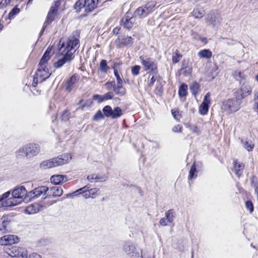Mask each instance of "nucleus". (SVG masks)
I'll return each instance as SVG.
<instances>
[{"instance_id":"nucleus-31","label":"nucleus","mask_w":258,"mask_h":258,"mask_svg":"<svg viewBox=\"0 0 258 258\" xmlns=\"http://www.w3.org/2000/svg\"><path fill=\"white\" fill-rule=\"evenodd\" d=\"M122 115V110L119 107H116L112 109L111 118L115 119L119 117Z\"/></svg>"},{"instance_id":"nucleus-39","label":"nucleus","mask_w":258,"mask_h":258,"mask_svg":"<svg viewBox=\"0 0 258 258\" xmlns=\"http://www.w3.org/2000/svg\"><path fill=\"white\" fill-rule=\"evenodd\" d=\"M187 86L185 84L180 86L178 91V94L180 97H184L187 94Z\"/></svg>"},{"instance_id":"nucleus-60","label":"nucleus","mask_w":258,"mask_h":258,"mask_svg":"<svg viewBox=\"0 0 258 258\" xmlns=\"http://www.w3.org/2000/svg\"><path fill=\"white\" fill-rule=\"evenodd\" d=\"M93 98L96 100H98L99 102H101L103 101V95L101 96L99 95H95L93 96Z\"/></svg>"},{"instance_id":"nucleus-34","label":"nucleus","mask_w":258,"mask_h":258,"mask_svg":"<svg viewBox=\"0 0 258 258\" xmlns=\"http://www.w3.org/2000/svg\"><path fill=\"white\" fill-rule=\"evenodd\" d=\"M122 85L117 84V86L116 87L115 86L113 90L114 92L120 96H123L125 94V89L122 87Z\"/></svg>"},{"instance_id":"nucleus-28","label":"nucleus","mask_w":258,"mask_h":258,"mask_svg":"<svg viewBox=\"0 0 258 258\" xmlns=\"http://www.w3.org/2000/svg\"><path fill=\"white\" fill-rule=\"evenodd\" d=\"M16 156L17 158H23L24 157L28 158L27 149L25 145L19 148L18 150L16 151Z\"/></svg>"},{"instance_id":"nucleus-25","label":"nucleus","mask_w":258,"mask_h":258,"mask_svg":"<svg viewBox=\"0 0 258 258\" xmlns=\"http://www.w3.org/2000/svg\"><path fill=\"white\" fill-rule=\"evenodd\" d=\"M51 183L55 184H58L61 182H66L67 181L66 176L62 175H54L50 178Z\"/></svg>"},{"instance_id":"nucleus-52","label":"nucleus","mask_w":258,"mask_h":258,"mask_svg":"<svg viewBox=\"0 0 258 258\" xmlns=\"http://www.w3.org/2000/svg\"><path fill=\"white\" fill-rule=\"evenodd\" d=\"M88 191L91 196V197L93 198L96 195L97 193L99 191V189L94 188L89 189Z\"/></svg>"},{"instance_id":"nucleus-43","label":"nucleus","mask_w":258,"mask_h":258,"mask_svg":"<svg viewBox=\"0 0 258 258\" xmlns=\"http://www.w3.org/2000/svg\"><path fill=\"white\" fill-rule=\"evenodd\" d=\"M196 171V167L195 163H194L192 166H191L189 173V176L188 179L189 180H191L193 178H195L196 177V175H195V172Z\"/></svg>"},{"instance_id":"nucleus-40","label":"nucleus","mask_w":258,"mask_h":258,"mask_svg":"<svg viewBox=\"0 0 258 258\" xmlns=\"http://www.w3.org/2000/svg\"><path fill=\"white\" fill-rule=\"evenodd\" d=\"M104 115L107 117H111L112 109L110 106L107 105L104 107L102 110Z\"/></svg>"},{"instance_id":"nucleus-29","label":"nucleus","mask_w":258,"mask_h":258,"mask_svg":"<svg viewBox=\"0 0 258 258\" xmlns=\"http://www.w3.org/2000/svg\"><path fill=\"white\" fill-rule=\"evenodd\" d=\"M198 55L200 58L209 59L212 56V53L209 49H203L200 51Z\"/></svg>"},{"instance_id":"nucleus-1","label":"nucleus","mask_w":258,"mask_h":258,"mask_svg":"<svg viewBox=\"0 0 258 258\" xmlns=\"http://www.w3.org/2000/svg\"><path fill=\"white\" fill-rule=\"evenodd\" d=\"M80 34L79 31H74L68 38L63 40L59 50L63 56L54 63L55 68H60L73 59V54L79 47Z\"/></svg>"},{"instance_id":"nucleus-5","label":"nucleus","mask_w":258,"mask_h":258,"mask_svg":"<svg viewBox=\"0 0 258 258\" xmlns=\"http://www.w3.org/2000/svg\"><path fill=\"white\" fill-rule=\"evenodd\" d=\"M60 0H54V4L51 6L48 13L46 20L44 23V26L40 32L41 34L47 26L50 24L54 20L57 15V9L60 6Z\"/></svg>"},{"instance_id":"nucleus-61","label":"nucleus","mask_w":258,"mask_h":258,"mask_svg":"<svg viewBox=\"0 0 258 258\" xmlns=\"http://www.w3.org/2000/svg\"><path fill=\"white\" fill-rule=\"evenodd\" d=\"M38 82H39V78H38L37 76H36V77H34L33 79V81L32 84V85L33 87H35Z\"/></svg>"},{"instance_id":"nucleus-62","label":"nucleus","mask_w":258,"mask_h":258,"mask_svg":"<svg viewBox=\"0 0 258 258\" xmlns=\"http://www.w3.org/2000/svg\"><path fill=\"white\" fill-rule=\"evenodd\" d=\"M29 258H41V256L39 254L33 253L30 255Z\"/></svg>"},{"instance_id":"nucleus-44","label":"nucleus","mask_w":258,"mask_h":258,"mask_svg":"<svg viewBox=\"0 0 258 258\" xmlns=\"http://www.w3.org/2000/svg\"><path fill=\"white\" fill-rule=\"evenodd\" d=\"M40 167L43 169H46L52 168L51 165V162L49 160L43 161L40 164Z\"/></svg>"},{"instance_id":"nucleus-9","label":"nucleus","mask_w":258,"mask_h":258,"mask_svg":"<svg viewBox=\"0 0 258 258\" xmlns=\"http://www.w3.org/2000/svg\"><path fill=\"white\" fill-rule=\"evenodd\" d=\"M72 157L70 154L62 155L60 157L49 160L53 167L66 164L71 160Z\"/></svg>"},{"instance_id":"nucleus-8","label":"nucleus","mask_w":258,"mask_h":258,"mask_svg":"<svg viewBox=\"0 0 258 258\" xmlns=\"http://www.w3.org/2000/svg\"><path fill=\"white\" fill-rule=\"evenodd\" d=\"M222 18L217 12L212 11L206 16V23L213 27H218L221 23Z\"/></svg>"},{"instance_id":"nucleus-54","label":"nucleus","mask_w":258,"mask_h":258,"mask_svg":"<svg viewBox=\"0 0 258 258\" xmlns=\"http://www.w3.org/2000/svg\"><path fill=\"white\" fill-rule=\"evenodd\" d=\"M104 118V115L100 111H98L96 114L94 115L93 119L94 120H99Z\"/></svg>"},{"instance_id":"nucleus-10","label":"nucleus","mask_w":258,"mask_h":258,"mask_svg":"<svg viewBox=\"0 0 258 258\" xmlns=\"http://www.w3.org/2000/svg\"><path fill=\"white\" fill-rule=\"evenodd\" d=\"M136 17L132 16L131 14L127 13L121 19V24L127 29H130L133 27L136 22Z\"/></svg>"},{"instance_id":"nucleus-23","label":"nucleus","mask_w":258,"mask_h":258,"mask_svg":"<svg viewBox=\"0 0 258 258\" xmlns=\"http://www.w3.org/2000/svg\"><path fill=\"white\" fill-rule=\"evenodd\" d=\"M48 194L49 196L59 197L62 195L63 190L61 188L58 186H53L50 189L48 188Z\"/></svg>"},{"instance_id":"nucleus-22","label":"nucleus","mask_w":258,"mask_h":258,"mask_svg":"<svg viewBox=\"0 0 258 258\" xmlns=\"http://www.w3.org/2000/svg\"><path fill=\"white\" fill-rule=\"evenodd\" d=\"M120 63L115 62L112 66V68L114 70V74L116 78L117 84H122V80L120 77Z\"/></svg>"},{"instance_id":"nucleus-59","label":"nucleus","mask_w":258,"mask_h":258,"mask_svg":"<svg viewBox=\"0 0 258 258\" xmlns=\"http://www.w3.org/2000/svg\"><path fill=\"white\" fill-rule=\"evenodd\" d=\"M157 78V77H155L154 76H152V77L151 78L150 80L149 81V82L148 83L149 87H151L154 85V83L155 82V81L156 80Z\"/></svg>"},{"instance_id":"nucleus-37","label":"nucleus","mask_w":258,"mask_h":258,"mask_svg":"<svg viewBox=\"0 0 258 258\" xmlns=\"http://www.w3.org/2000/svg\"><path fill=\"white\" fill-rule=\"evenodd\" d=\"M190 89L192 95L196 96L200 90V85L197 82H194L191 85Z\"/></svg>"},{"instance_id":"nucleus-11","label":"nucleus","mask_w":258,"mask_h":258,"mask_svg":"<svg viewBox=\"0 0 258 258\" xmlns=\"http://www.w3.org/2000/svg\"><path fill=\"white\" fill-rule=\"evenodd\" d=\"M211 94L208 92L204 97L202 104L199 106V111L202 115L207 114L209 110V105L211 103Z\"/></svg>"},{"instance_id":"nucleus-2","label":"nucleus","mask_w":258,"mask_h":258,"mask_svg":"<svg viewBox=\"0 0 258 258\" xmlns=\"http://www.w3.org/2000/svg\"><path fill=\"white\" fill-rule=\"evenodd\" d=\"M27 191L24 186L16 187L12 193V197L3 202L5 207L15 206L24 201Z\"/></svg>"},{"instance_id":"nucleus-42","label":"nucleus","mask_w":258,"mask_h":258,"mask_svg":"<svg viewBox=\"0 0 258 258\" xmlns=\"http://www.w3.org/2000/svg\"><path fill=\"white\" fill-rule=\"evenodd\" d=\"M20 12V9L17 7H14L9 14V18L13 19Z\"/></svg>"},{"instance_id":"nucleus-64","label":"nucleus","mask_w":258,"mask_h":258,"mask_svg":"<svg viewBox=\"0 0 258 258\" xmlns=\"http://www.w3.org/2000/svg\"><path fill=\"white\" fill-rule=\"evenodd\" d=\"M198 39L205 43H207V38L205 37H199Z\"/></svg>"},{"instance_id":"nucleus-38","label":"nucleus","mask_w":258,"mask_h":258,"mask_svg":"<svg viewBox=\"0 0 258 258\" xmlns=\"http://www.w3.org/2000/svg\"><path fill=\"white\" fill-rule=\"evenodd\" d=\"M186 126L197 135H199L201 133L200 129L196 125L187 124Z\"/></svg>"},{"instance_id":"nucleus-19","label":"nucleus","mask_w":258,"mask_h":258,"mask_svg":"<svg viewBox=\"0 0 258 258\" xmlns=\"http://www.w3.org/2000/svg\"><path fill=\"white\" fill-rule=\"evenodd\" d=\"M86 12H91L93 11L99 3V0H85Z\"/></svg>"},{"instance_id":"nucleus-48","label":"nucleus","mask_w":258,"mask_h":258,"mask_svg":"<svg viewBox=\"0 0 258 258\" xmlns=\"http://www.w3.org/2000/svg\"><path fill=\"white\" fill-rule=\"evenodd\" d=\"M12 0H0V8L3 9L10 4Z\"/></svg>"},{"instance_id":"nucleus-26","label":"nucleus","mask_w":258,"mask_h":258,"mask_svg":"<svg viewBox=\"0 0 258 258\" xmlns=\"http://www.w3.org/2000/svg\"><path fill=\"white\" fill-rule=\"evenodd\" d=\"M186 60H183L182 61V66L181 69L179 71V75H183L185 76H188L191 74L192 69L190 67L184 66Z\"/></svg>"},{"instance_id":"nucleus-13","label":"nucleus","mask_w":258,"mask_h":258,"mask_svg":"<svg viewBox=\"0 0 258 258\" xmlns=\"http://www.w3.org/2000/svg\"><path fill=\"white\" fill-rule=\"evenodd\" d=\"M18 241V237L14 235H6L0 238V245H12Z\"/></svg>"},{"instance_id":"nucleus-51","label":"nucleus","mask_w":258,"mask_h":258,"mask_svg":"<svg viewBox=\"0 0 258 258\" xmlns=\"http://www.w3.org/2000/svg\"><path fill=\"white\" fill-rule=\"evenodd\" d=\"M246 208L249 211L250 213H252L253 211V206L252 202L250 201L245 202Z\"/></svg>"},{"instance_id":"nucleus-30","label":"nucleus","mask_w":258,"mask_h":258,"mask_svg":"<svg viewBox=\"0 0 258 258\" xmlns=\"http://www.w3.org/2000/svg\"><path fill=\"white\" fill-rule=\"evenodd\" d=\"M89 187H88L87 186H85L82 188H81L78 190H77L76 191H75L73 194H76L77 195V193H79V194H83V196L86 198V199H87V198H91V196L89 194V192L88 191L89 190Z\"/></svg>"},{"instance_id":"nucleus-33","label":"nucleus","mask_w":258,"mask_h":258,"mask_svg":"<svg viewBox=\"0 0 258 258\" xmlns=\"http://www.w3.org/2000/svg\"><path fill=\"white\" fill-rule=\"evenodd\" d=\"M241 95L243 98L251 92V88L247 84L243 83L241 87Z\"/></svg>"},{"instance_id":"nucleus-32","label":"nucleus","mask_w":258,"mask_h":258,"mask_svg":"<svg viewBox=\"0 0 258 258\" xmlns=\"http://www.w3.org/2000/svg\"><path fill=\"white\" fill-rule=\"evenodd\" d=\"M74 7L76 11L80 12L82 9H84V11L86 12L85 0H79L76 3Z\"/></svg>"},{"instance_id":"nucleus-4","label":"nucleus","mask_w":258,"mask_h":258,"mask_svg":"<svg viewBox=\"0 0 258 258\" xmlns=\"http://www.w3.org/2000/svg\"><path fill=\"white\" fill-rule=\"evenodd\" d=\"M240 108V103L236 99H231L223 102L221 109L227 114L233 113L238 111Z\"/></svg>"},{"instance_id":"nucleus-24","label":"nucleus","mask_w":258,"mask_h":258,"mask_svg":"<svg viewBox=\"0 0 258 258\" xmlns=\"http://www.w3.org/2000/svg\"><path fill=\"white\" fill-rule=\"evenodd\" d=\"M52 52L51 51V49L48 48L43 56L42 57L39 65V66H45L46 63L48 61V60L50 59L51 55H52Z\"/></svg>"},{"instance_id":"nucleus-36","label":"nucleus","mask_w":258,"mask_h":258,"mask_svg":"<svg viewBox=\"0 0 258 258\" xmlns=\"http://www.w3.org/2000/svg\"><path fill=\"white\" fill-rule=\"evenodd\" d=\"M233 77L237 80L241 81L245 78V75L243 72L238 70L235 71L232 74Z\"/></svg>"},{"instance_id":"nucleus-58","label":"nucleus","mask_w":258,"mask_h":258,"mask_svg":"<svg viewBox=\"0 0 258 258\" xmlns=\"http://www.w3.org/2000/svg\"><path fill=\"white\" fill-rule=\"evenodd\" d=\"M10 191H7L6 192H5V194H4L1 197H0V202L2 201H3L6 199H8L9 198V197L10 196Z\"/></svg>"},{"instance_id":"nucleus-18","label":"nucleus","mask_w":258,"mask_h":258,"mask_svg":"<svg viewBox=\"0 0 258 258\" xmlns=\"http://www.w3.org/2000/svg\"><path fill=\"white\" fill-rule=\"evenodd\" d=\"M173 221V215L172 210H168L165 213V216L160 220V224L162 226H165L168 225V223H171Z\"/></svg>"},{"instance_id":"nucleus-27","label":"nucleus","mask_w":258,"mask_h":258,"mask_svg":"<svg viewBox=\"0 0 258 258\" xmlns=\"http://www.w3.org/2000/svg\"><path fill=\"white\" fill-rule=\"evenodd\" d=\"M192 16L197 19L202 18L205 15V10L202 8L197 7L194 9L192 13Z\"/></svg>"},{"instance_id":"nucleus-53","label":"nucleus","mask_w":258,"mask_h":258,"mask_svg":"<svg viewBox=\"0 0 258 258\" xmlns=\"http://www.w3.org/2000/svg\"><path fill=\"white\" fill-rule=\"evenodd\" d=\"M113 97V94L112 92H109L103 95V99L104 100H107L111 99Z\"/></svg>"},{"instance_id":"nucleus-12","label":"nucleus","mask_w":258,"mask_h":258,"mask_svg":"<svg viewBox=\"0 0 258 258\" xmlns=\"http://www.w3.org/2000/svg\"><path fill=\"white\" fill-rule=\"evenodd\" d=\"M50 74L48 69L45 66H39L36 73V76L39 78V83H41L47 79Z\"/></svg>"},{"instance_id":"nucleus-41","label":"nucleus","mask_w":258,"mask_h":258,"mask_svg":"<svg viewBox=\"0 0 258 258\" xmlns=\"http://www.w3.org/2000/svg\"><path fill=\"white\" fill-rule=\"evenodd\" d=\"M243 146L244 148L248 151H252L254 147V144L252 143L251 141H242Z\"/></svg>"},{"instance_id":"nucleus-14","label":"nucleus","mask_w":258,"mask_h":258,"mask_svg":"<svg viewBox=\"0 0 258 258\" xmlns=\"http://www.w3.org/2000/svg\"><path fill=\"white\" fill-rule=\"evenodd\" d=\"M28 158H31L37 155L40 150V146L36 144H29L26 145Z\"/></svg>"},{"instance_id":"nucleus-47","label":"nucleus","mask_w":258,"mask_h":258,"mask_svg":"<svg viewBox=\"0 0 258 258\" xmlns=\"http://www.w3.org/2000/svg\"><path fill=\"white\" fill-rule=\"evenodd\" d=\"M104 86L108 90H110L112 89H114L115 86V83L114 81L108 82L106 83H105Z\"/></svg>"},{"instance_id":"nucleus-20","label":"nucleus","mask_w":258,"mask_h":258,"mask_svg":"<svg viewBox=\"0 0 258 258\" xmlns=\"http://www.w3.org/2000/svg\"><path fill=\"white\" fill-rule=\"evenodd\" d=\"M243 168L244 165L243 163L239 162L237 160H235L234 162V167L232 170L236 175L239 177L242 174Z\"/></svg>"},{"instance_id":"nucleus-49","label":"nucleus","mask_w":258,"mask_h":258,"mask_svg":"<svg viewBox=\"0 0 258 258\" xmlns=\"http://www.w3.org/2000/svg\"><path fill=\"white\" fill-rule=\"evenodd\" d=\"M172 114L173 115L174 118L177 121H179L180 119L181 115L179 113V111L176 110L172 109L171 110Z\"/></svg>"},{"instance_id":"nucleus-6","label":"nucleus","mask_w":258,"mask_h":258,"mask_svg":"<svg viewBox=\"0 0 258 258\" xmlns=\"http://www.w3.org/2000/svg\"><path fill=\"white\" fill-rule=\"evenodd\" d=\"M141 62L145 71H150L154 73L157 71V65L155 61L147 55H142L140 57Z\"/></svg>"},{"instance_id":"nucleus-17","label":"nucleus","mask_w":258,"mask_h":258,"mask_svg":"<svg viewBox=\"0 0 258 258\" xmlns=\"http://www.w3.org/2000/svg\"><path fill=\"white\" fill-rule=\"evenodd\" d=\"M79 76L77 74L73 75L66 82L65 89L68 92H71L76 86V84L79 81Z\"/></svg>"},{"instance_id":"nucleus-15","label":"nucleus","mask_w":258,"mask_h":258,"mask_svg":"<svg viewBox=\"0 0 258 258\" xmlns=\"http://www.w3.org/2000/svg\"><path fill=\"white\" fill-rule=\"evenodd\" d=\"M48 190V188L45 186H42L36 188L34 190L29 192L27 196L30 198H38L42 195H45Z\"/></svg>"},{"instance_id":"nucleus-35","label":"nucleus","mask_w":258,"mask_h":258,"mask_svg":"<svg viewBox=\"0 0 258 258\" xmlns=\"http://www.w3.org/2000/svg\"><path fill=\"white\" fill-rule=\"evenodd\" d=\"M109 67L107 66L106 60L102 59L100 62L99 70L101 72L106 73L108 70H109Z\"/></svg>"},{"instance_id":"nucleus-3","label":"nucleus","mask_w":258,"mask_h":258,"mask_svg":"<svg viewBox=\"0 0 258 258\" xmlns=\"http://www.w3.org/2000/svg\"><path fill=\"white\" fill-rule=\"evenodd\" d=\"M157 2L155 1H151L145 5L139 7L134 12V15L136 17L144 18L152 12L156 6Z\"/></svg>"},{"instance_id":"nucleus-21","label":"nucleus","mask_w":258,"mask_h":258,"mask_svg":"<svg viewBox=\"0 0 258 258\" xmlns=\"http://www.w3.org/2000/svg\"><path fill=\"white\" fill-rule=\"evenodd\" d=\"M41 210L40 205L34 204L27 206L25 209V212L28 214H34L38 213Z\"/></svg>"},{"instance_id":"nucleus-63","label":"nucleus","mask_w":258,"mask_h":258,"mask_svg":"<svg viewBox=\"0 0 258 258\" xmlns=\"http://www.w3.org/2000/svg\"><path fill=\"white\" fill-rule=\"evenodd\" d=\"M120 28L119 27H115L113 29L112 32L115 35H117L119 32Z\"/></svg>"},{"instance_id":"nucleus-7","label":"nucleus","mask_w":258,"mask_h":258,"mask_svg":"<svg viewBox=\"0 0 258 258\" xmlns=\"http://www.w3.org/2000/svg\"><path fill=\"white\" fill-rule=\"evenodd\" d=\"M122 249L123 252L130 257L137 258L140 256V253L137 249L135 244L130 241L124 242Z\"/></svg>"},{"instance_id":"nucleus-50","label":"nucleus","mask_w":258,"mask_h":258,"mask_svg":"<svg viewBox=\"0 0 258 258\" xmlns=\"http://www.w3.org/2000/svg\"><path fill=\"white\" fill-rule=\"evenodd\" d=\"M141 69V67L139 66H135L132 68V73L135 75L137 76L139 74V71Z\"/></svg>"},{"instance_id":"nucleus-46","label":"nucleus","mask_w":258,"mask_h":258,"mask_svg":"<svg viewBox=\"0 0 258 258\" xmlns=\"http://www.w3.org/2000/svg\"><path fill=\"white\" fill-rule=\"evenodd\" d=\"M182 55L178 53H174L172 55V61L173 63H177L179 61Z\"/></svg>"},{"instance_id":"nucleus-55","label":"nucleus","mask_w":258,"mask_h":258,"mask_svg":"<svg viewBox=\"0 0 258 258\" xmlns=\"http://www.w3.org/2000/svg\"><path fill=\"white\" fill-rule=\"evenodd\" d=\"M106 177L105 176H100L96 174L95 182L104 181L106 180Z\"/></svg>"},{"instance_id":"nucleus-16","label":"nucleus","mask_w":258,"mask_h":258,"mask_svg":"<svg viewBox=\"0 0 258 258\" xmlns=\"http://www.w3.org/2000/svg\"><path fill=\"white\" fill-rule=\"evenodd\" d=\"M10 220L7 217H3L0 220V232L5 234L11 230Z\"/></svg>"},{"instance_id":"nucleus-56","label":"nucleus","mask_w":258,"mask_h":258,"mask_svg":"<svg viewBox=\"0 0 258 258\" xmlns=\"http://www.w3.org/2000/svg\"><path fill=\"white\" fill-rule=\"evenodd\" d=\"M182 126H181L179 124H177V125H175L172 128V131L174 133L180 132L182 131Z\"/></svg>"},{"instance_id":"nucleus-45","label":"nucleus","mask_w":258,"mask_h":258,"mask_svg":"<svg viewBox=\"0 0 258 258\" xmlns=\"http://www.w3.org/2000/svg\"><path fill=\"white\" fill-rule=\"evenodd\" d=\"M122 43L125 45H130L133 43V39L131 37L126 36L122 39Z\"/></svg>"},{"instance_id":"nucleus-57","label":"nucleus","mask_w":258,"mask_h":258,"mask_svg":"<svg viewBox=\"0 0 258 258\" xmlns=\"http://www.w3.org/2000/svg\"><path fill=\"white\" fill-rule=\"evenodd\" d=\"M96 178V174H95L90 175L87 177L88 181L91 182H95Z\"/></svg>"}]
</instances>
